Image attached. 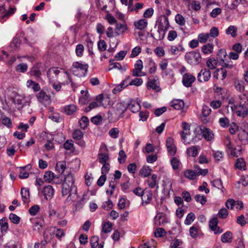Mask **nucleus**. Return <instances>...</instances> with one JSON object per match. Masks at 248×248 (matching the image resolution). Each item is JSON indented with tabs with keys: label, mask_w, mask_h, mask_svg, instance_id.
<instances>
[{
	"label": "nucleus",
	"mask_w": 248,
	"mask_h": 248,
	"mask_svg": "<svg viewBox=\"0 0 248 248\" xmlns=\"http://www.w3.org/2000/svg\"><path fill=\"white\" fill-rule=\"evenodd\" d=\"M74 183L75 179L73 175L69 173L65 177L62 186V196L68 195L69 197L72 194L77 193V187L75 186Z\"/></svg>",
	"instance_id": "f257e3e1"
},
{
	"label": "nucleus",
	"mask_w": 248,
	"mask_h": 248,
	"mask_svg": "<svg viewBox=\"0 0 248 248\" xmlns=\"http://www.w3.org/2000/svg\"><path fill=\"white\" fill-rule=\"evenodd\" d=\"M88 64L83 62H75L70 68L71 72L78 77H85L88 72Z\"/></svg>",
	"instance_id": "f03ea898"
},
{
	"label": "nucleus",
	"mask_w": 248,
	"mask_h": 248,
	"mask_svg": "<svg viewBox=\"0 0 248 248\" xmlns=\"http://www.w3.org/2000/svg\"><path fill=\"white\" fill-rule=\"evenodd\" d=\"M170 24L168 18L166 16H164L163 22H160L158 25L157 33L155 34L151 33V36L156 40L163 39L165 35V31L168 30Z\"/></svg>",
	"instance_id": "7ed1b4c3"
},
{
	"label": "nucleus",
	"mask_w": 248,
	"mask_h": 248,
	"mask_svg": "<svg viewBox=\"0 0 248 248\" xmlns=\"http://www.w3.org/2000/svg\"><path fill=\"white\" fill-rule=\"evenodd\" d=\"M185 59L189 64L196 65L201 62L202 57L199 52L193 51L186 53Z\"/></svg>",
	"instance_id": "20e7f679"
},
{
	"label": "nucleus",
	"mask_w": 248,
	"mask_h": 248,
	"mask_svg": "<svg viewBox=\"0 0 248 248\" xmlns=\"http://www.w3.org/2000/svg\"><path fill=\"white\" fill-rule=\"evenodd\" d=\"M229 107L232 112L235 113L239 116L245 117L248 114V108L245 104L238 105L229 102L228 108Z\"/></svg>",
	"instance_id": "39448f33"
},
{
	"label": "nucleus",
	"mask_w": 248,
	"mask_h": 248,
	"mask_svg": "<svg viewBox=\"0 0 248 248\" xmlns=\"http://www.w3.org/2000/svg\"><path fill=\"white\" fill-rule=\"evenodd\" d=\"M38 190L39 194L43 196L46 201L51 200L54 195V189L49 185L44 186L42 189L38 187Z\"/></svg>",
	"instance_id": "423d86ee"
},
{
	"label": "nucleus",
	"mask_w": 248,
	"mask_h": 248,
	"mask_svg": "<svg viewBox=\"0 0 248 248\" xmlns=\"http://www.w3.org/2000/svg\"><path fill=\"white\" fill-rule=\"evenodd\" d=\"M127 104L124 102H119L116 103L114 107V113L118 119L124 117V113L128 108Z\"/></svg>",
	"instance_id": "0eeeda50"
},
{
	"label": "nucleus",
	"mask_w": 248,
	"mask_h": 248,
	"mask_svg": "<svg viewBox=\"0 0 248 248\" xmlns=\"http://www.w3.org/2000/svg\"><path fill=\"white\" fill-rule=\"evenodd\" d=\"M13 103L18 110H21L24 106L30 104V101L27 100L25 97L21 95H17L14 97Z\"/></svg>",
	"instance_id": "6e6552de"
},
{
	"label": "nucleus",
	"mask_w": 248,
	"mask_h": 248,
	"mask_svg": "<svg viewBox=\"0 0 248 248\" xmlns=\"http://www.w3.org/2000/svg\"><path fill=\"white\" fill-rule=\"evenodd\" d=\"M166 147L168 154L170 156H174L177 152V147L174 144V140L171 137L167 138L166 140Z\"/></svg>",
	"instance_id": "1a4fd4ad"
},
{
	"label": "nucleus",
	"mask_w": 248,
	"mask_h": 248,
	"mask_svg": "<svg viewBox=\"0 0 248 248\" xmlns=\"http://www.w3.org/2000/svg\"><path fill=\"white\" fill-rule=\"evenodd\" d=\"M143 63L141 60H139L134 65L133 70L132 76L134 77H143L146 75V73L142 71Z\"/></svg>",
	"instance_id": "9d476101"
},
{
	"label": "nucleus",
	"mask_w": 248,
	"mask_h": 248,
	"mask_svg": "<svg viewBox=\"0 0 248 248\" xmlns=\"http://www.w3.org/2000/svg\"><path fill=\"white\" fill-rule=\"evenodd\" d=\"M15 8L11 7L9 11H6L4 5H0V14H2V16H0V21L3 22L5 20V19L12 15L15 13Z\"/></svg>",
	"instance_id": "9b49d317"
},
{
	"label": "nucleus",
	"mask_w": 248,
	"mask_h": 248,
	"mask_svg": "<svg viewBox=\"0 0 248 248\" xmlns=\"http://www.w3.org/2000/svg\"><path fill=\"white\" fill-rule=\"evenodd\" d=\"M60 72L61 71L56 67H52L48 70L47 77L50 83L53 82L56 79L58 80Z\"/></svg>",
	"instance_id": "f8f14e48"
},
{
	"label": "nucleus",
	"mask_w": 248,
	"mask_h": 248,
	"mask_svg": "<svg viewBox=\"0 0 248 248\" xmlns=\"http://www.w3.org/2000/svg\"><path fill=\"white\" fill-rule=\"evenodd\" d=\"M202 137L207 141L212 140L214 138V134L210 129L204 126L200 127Z\"/></svg>",
	"instance_id": "ddd939ff"
},
{
	"label": "nucleus",
	"mask_w": 248,
	"mask_h": 248,
	"mask_svg": "<svg viewBox=\"0 0 248 248\" xmlns=\"http://www.w3.org/2000/svg\"><path fill=\"white\" fill-rule=\"evenodd\" d=\"M36 97L39 102L45 106L49 105L51 103L50 97L44 91H41L36 94Z\"/></svg>",
	"instance_id": "4468645a"
},
{
	"label": "nucleus",
	"mask_w": 248,
	"mask_h": 248,
	"mask_svg": "<svg viewBox=\"0 0 248 248\" xmlns=\"http://www.w3.org/2000/svg\"><path fill=\"white\" fill-rule=\"evenodd\" d=\"M142 197V205H146L150 203L153 198V192L151 190L148 188H145L143 190V193Z\"/></svg>",
	"instance_id": "2eb2a0df"
},
{
	"label": "nucleus",
	"mask_w": 248,
	"mask_h": 248,
	"mask_svg": "<svg viewBox=\"0 0 248 248\" xmlns=\"http://www.w3.org/2000/svg\"><path fill=\"white\" fill-rule=\"evenodd\" d=\"M211 78V72L208 69H202L198 75V80L200 82L208 81Z\"/></svg>",
	"instance_id": "dca6fc26"
},
{
	"label": "nucleus",
	"mask_w": 248,
	"mask_h": 248,
	"mask_svg": "<svg viewBox=\"0 0 248 248\" xmlns=\"http://www.w3.org/2000/svg\"><path fill=\"white\" fill-rule=\"evenodd\" d=\"M44 140L46 141L44 146L46 150L49 151L54 148L53 143L54 137L52 135L50 134H45Z\"/></svg>",
	"instance_id": "f3484780"
},
{
	"label": "nucleus",
	"mask_w": 248,
	"mask_h": 248,
	"mask_svg": "<svg viewBox=\"0 0 248 248\" xmlns=\"http://www.w3.org/2000/svg\"><path fill=\"white\" fill-rule=\"evenodd\" d=\"M196 80V78L189 73H185L182 78V83L186 87H190Z\"/></svg>",
	"instance_id": "a211bd4d"
},
{
	"label": "nucleus",
	"mask_w": 248,
	"mask_h": 248,
	"mask_svg": "<svg viewBox=\"0 0 248 248\" xmlns=\"http://www.w3.org/2000/svg\"><path fill=\"white\" fill-rule=\"evenodd\" d=\"M58 81L62 85H67L71 82L68 73L66 71H61L59 75Z\"/></svg>",
	"instance_id": "6ab92c4d"
},
{
	"label": "nucleus",
	"mask_w": 248,
	"mask_h": 248,
	"mask_svg": "<svg viewBox=\"0 0 248 248\" xmlns=\"http://www.w3.org/2000/svg\"><path fill=\"white\" fill-rule=\"evenodd\" d=\"M211 112V109L207 105H203L202 108L201 121L203 124H207L209 121L208 117Z\"/></svg>",
	"instance_id": "aec40b11"
},
{
	"label": "nucleus",
	"mask_w": 248,
	"mask_h": 248,
	"mask_svg": "<svg viewBox=\"0 0 248 248\" xmlns=\"http://www.w3.org/2000/svg\"><path fill=\"white\" fill-rule=\"evenodd\" d=\"M127 30L128 27L125 22L116 23L115 33L116 35H120L124 34Z\"/></svg>",
	"instance_id": "412c9836"
},
{
	"label": "nucleus",
	"mask_w": 248,
	"mask_h": 248,
	"mask_svg": "<svg viewBox=\"0 0 248 248\" xmlns=\"http://www.w3.org/2000/svg\"><path fill=\"white\" fill-rule=\"evenodd\" d=\"M227 71L223 68L217 69L213 74V78L217 80L220 78L222 80L224 79L227 76Z\"/></svg>",
	"instance_id": "4be33fe9"
},
{
	"label": "nucleus",
	"mask_w": 248,
	"mask_h": 248,
	"mask_svg": "<svg viewBox=\"0 0 248 248\" xmlns=\"http://www.w3.org/2000/svg\"><path fill=\"white\" fill-rule=\"evenodd\" d=\"M157 175L155 174H153L151 177L147 179L146 182L150 188H154L155 187H156L157 188H158V183L157 181Z\"/></svg>",
	"instance_id": "5701e85b"
},
{
	"label": "nucleus",
	"mask_w": 248,
	"mask_h": 248,
	"mask_svg": "<svg viewBox=\"0 0 248 248\" xmlns=\"http://www.w3.org/2000/svg\"><path fill=\"white\" fill-rule=\"evenodd\" d=\"M95 101L97 102L100 106H102L104 108H107L108 105L109 98H104L103 94L101 93L96 97Z\"/></svg>",
	"instance_id": "b1692460"
},
{
	"label": "nucleus",
	"mask_w": 248,
	"mask_h": 248,
	"mask_svg": "<svg viewBox=\"0 0 248 248\" xmlns=\"http://www.w3.org/2000/svg\"><path fill=\"white\" fill-rule=\"evenodd\" d=\"M128 108L133 113L138 112L141 108L140 103L135 100H131L127 104Z\"/></svg>",
	"instance_id": "393cba45"
},
{
	"label": "nucleus",
	"mask_w": 248,
	"mask_h": 248,
	"mask_svg": "<svg viewBox=\"0 0 248 248\" xmlns=\"http://www.w3.org/2000/svg\"><path fill=\"white\" fill-rule=\"evenodd\" d=\"M155 223L156 225L161 226L166 222L165 215L163 213H158L155 217Z\"/></svg>",
	"instance_id": "a878e982"
},
{
	"label": "nucleus",
	"mask_w": 248,
	"mask_h": 248,
	"mask_svg": "<svg viewBox=\"0 0 248 248\" xmlns=\"http://www.w3.org/2000/svg\"><path fill=\"white\" fill-rule=\"evenodd\" d=\"M30 221L32 225V228L34 231L39 232L43 226L41 220L37 218H31L30 219Z\"/></svg>",
	"instance_id": "bb28decb"
},
{
	"label": "nucleus",
	"mask_w": 248,
	"mask_h": 248,
	"mask_svg": "<svg viewBox=\"0 0 248 248\" xmlns=\"http://www.w3.org/2000/svg\"><path fill=\"white\" fill-rule=\"evenodd\" d=\"M234 148L232 147V144L230 141H229V143L227 144V149L228 152L230 154V155L233 157H237L239 155H240L241 152V148L240 147L238 146L237 152L235 153L233 150Z\"/></svg>",
	"instance_id": "cd10ccee"
},
{
	"label": "nucleus",
	"mask_w": 248,
	"mask_h": 248,
	"mask_svg": "<svg viewBox=\"0 0 248 248\" xmlns=\"http://www.w3.org/2000/svg\"><path fill=\"white\" fill-rule=\"evenodd\" d=\"M99 238L97 236H93L90 240V244L92 248H103L104 242L98 243Z\"/></svg>",
	"instance_id": "c85d7f7f"
},
{
	"label": "nucleus",
	"mask_w": 248,
	"mask_h": 248,
	"mask_svg": "<svg viewBox=\"0 0 248 248\" xmlns=\"http://www.w3.org/2000/svg\"><path fill=\"white\" fill-rule=\"evenodd\" d=\"M127 79L128 78H125L120 84L116 86L112 90V93L114 94H117L126 87L127 86V83H126Z\"/></svg>",
	"instance_id": "c756f323"
},
{
	"label": "nucleus",
	"mask_w": 248,
	"mask_h": 248,
	"mask_svg": "<svg viewBox=\"0 0 248 248\" xmlns=\"http://www.w3.org/2000/svg\"><path fill=\"white\" fill-rule=\"evenodd\" d=\"M147 87L148 89H152L155 91L156 92L160 90L158 83L157 80L155 79L149 80L147 83Z\"/></svg>",
	"instance_id": "7c9ffc66"
},
{
	"label": "nucleus",
	"mask_w": 248,
	"mask_h": 248,
	"mask_svg": "<svg viewBox=\"0 0 248 248\" xmlns=\"http://www.w3.org/2000/svg\"><path fill=\"white\" fill-rule=\"evenodd\" d=\"M200 149L199 146H192L187 149L186 153L189 156L196 157L199 153Z\"/></svg>",
	"instance_id": "2f4dec72"
},
{
	"label": "nucleus",
	"mask_w": 248,
	"mask_h": 248,
	"mask_svg": "<svg viewBox=\"0 0 248 248\" xmlns=\"http://www.w3.org/2000/svg\"><path fill=\"white\" fill-rule=\"evenodd\" d=\"M125 78H128L127 80V86L129 85L132 86L134 85L136 86H140L143 83V80L141 78H136L131 80L129 77H126Z\"/></svg>",
	"instance_id": "473e14b6"
},
{
	"label": "nucleus",
	"mask_w": 248,
	"mask_h": 248,
	"mask_svg": "<svg viewBox=\"0 0 248 248\" xmlns=\"http://www.w3.org/2000/svg\"><path fill=\"white\" fill-rule=\"evenodd\" d=\"M171 106L177 110H181L184 107V102L181 99H174L171 102Z\"/></svg>",
	"instance_id": "72a5a7b5"
},
{
	"label": "nucleus",
	"mask_w": 248,
	"mask_h": 248,
	"mask_svg": "<svg viewBox=\"0 0 248 248\" xmlns=\"http://www.w3.org/2000/svg\"><path fill=\"white\" fill-rule=\"evenodd\" d=\"M21 195L24 203H28L30 202V192L28 189L22 188L21 189Z\"/></svg>",
	"instance_id": "f704fd0d"
},
{
	"label": "nucleus",
	"mask_w": 248,
	"mask_h": 248,
	"mask_svg": "<svg viewBox=\"0 0 248 248\" xmlns=\"http://www.w3.org/2000/svg\"><path fill=\"white\" fill-rule=\"evenodd\" d=\"M0 232L1 233H3L7 232L9 229V225L6 217H3L0 219Z\"/></svg>",
	"instance_id": "c9c22d12"
},
{
	"label": "nucleus",
	"mask_w": 248,
	"mask_h": 248,
	"mask_svg": "<svg viewBox=\"0 0 248 248\" xmlns=\"http://www.w3.org/2000/svg\"><path fill=\"white\" fill-rule=\"evenodd\" d=\"M232 233L230 231H227L221 235V241L224 243H231L232 240Z\"/></svg>",
	"instance_id": "e433bc0d"
},
{
	"label": "nucleus",
	"mask_w": 248,
	"mask_h": 248,
	"mask_svg": "<svg viewBox=\"0 0 248 248\" xmlns=\"http://www.w3.org/2000/svg\"><path fill=\"white\" fill-rule=\"evenodd\" d=\"M98 160L101 164L107 163L109 160L108 154L107 153L101 152V149H100L98 155Z\"/></svg>",
	"instance_id": "4c0bfd02"
},
{
	"label": "nucleus",
	"mask_w": 248,
	"mask_h": 248,
	"mask_svg": "<svg viewBox=\"0 0 248 248\" xmlns=\"http://www.w3.org/2000/svg\"><path fill=\"white\" fill-rule=\"evenodd\" d=\"M184 175L186 178L190 180H195L197 177V172L191 170H186L184 172Z\"/></svg>",
	"instance_id": "58836bf2"
},
{
	"label": "nucleus",
	"mask_w": 248,
	"mask_h": 248,
	"mask_svg": "<svg viewBox=\"0 0 248 248\" xmlns=\"http://www.w3.org/2000/svg\"><path fill=\"white\" fill-rule=\"evenodd\" d=\"M66 168V163L64 161H59L56 164V170L59 173H62Z\"/></svg>",
	"instance_id": "ea45409f"
},
{
	"label": "nucleus",
	"mask_w": 248,
	"mask_h": 248,
	"mask_svg": "<svg viewBox=\"0 0 248 248\" xmlns=\"http://www.w3.org/2000/svg\"><path fill=\"white\" fill-rule=\"evenodd\" d=\"M214 45L212 44L208 43L203 45L202 47V51L204 54H211L213 51Z\"/></svg>",
	"instance_id": "a19ab883"
},
{
	"label": "nucleus",
	"mask_w": 248,
	"mask_h": 248,
	"mask_svg": "<svg viewBox=\"0 0 248 248\" xmlns=\"http://www.w3.org/2000/svg\"><path fill=\"white\" fill-rule=\"evenodd\" d=\"M147 21L145 19H141L134 22V26L139 30H143L146 27Z\"/></svg>",
	"instance_id": "79ce46f5"
},
{
	"label": "nucleus",
	"mask_w": 248,
	"mask_h": 248,
	"mask_svg": "<svg viewBox=\"0 0 248 248\" xmlns=\"http://www.w3.org/2000/svg\"><path fill=\"white\" fill-rule=\"evenodd\" d=\"M237 27L231 25L226 30L225 32L227 35H231L232 37L234 38L237 36Z\"/></svg>",
	"instance_id": "37998d69"
},
{
	"label": "nucleus",
	"mask_w": 248,
	"mask_h": 248,
	"mask_svg": "<svg viewBox=\"0 0 248 248\" xmlns=\"http://www.w3.org/2000/svg\"><path fill=\"white\" fill-rule=\"evenodd\" d=\"M30 74L31 76H34L36 78H39L40 77V76L41 75V72L38 66H33L30 71Z\"/></svg>",
	"instance_id": "c03bdc74"
},
{
	"label": "nucleus",
	"mask_w": 248,
	"mask_h": 248,
	"mask_svg": "<svg viewBox=\"0 0 248 248\" xmlns=\"http://www.w3.org/2000/svg\"><path fill=\"white\" fill-rule=\"evenodd\" d=\"M235 167L238 169L245 170L246 165L244 159L242 158H238L235 164Z\"/></svg>",
	"instance_id": "a18cd8bd"
},
{
	"label": "nucleus",
	"mask_w": 248,
	"mask_h": 248,
	"mask_svg": "<svg viewBox=\"0 0 248 248\" xmlns=\"http://www.w3.org/2000/svg\"><path fill=\"white\" fill-rule=\"evenodd\" d=\"M238 138L242 143L246 144L248 143V133L245 131L240 132L238 135Z\"/></svg>",
	"instance_id": "49530a36"
},
{
	"label": "nucleus",
	"mask_w": 248,
	"mask_h": 248,
	"mask_svg": "<svg viewBox=\"0 0 248 248\" xmlns=\"http://www.w3.org/2000/svg\"><path fill=\"white\" fill-rule=\"evenodd\" d=\"M199 227L197 226H192L189 229V234L193 238H197L199 235Z\"/></svg>",
	"instance_id": "de8ad7c7"
},
{
	"label": "nucleus",
	"mask_w": 248,
	"mask_h": 248,
	"mask_svg": "<svg viewBox=\"0 0 248 248\" xmlns=\"http://www.w3.org/2000/svg\"><path fill=\"white\" fill-rule=\"evenodd\" d=\"M152 172V169L148 166L143 167L140 171L141 175L146 177L149 176Z\"/></svg>",
	"instance_id": "09e8293b"
},
{
	"label": "nucleus",
	"mask_w": 248,
	"mask_h": 248,
	"mask_svg": "<svg viewBox=\"0 0 248 248\" xmlns=\"http://www.w3.org/2000/svg\"><path fill=\"white\" fill-rule=\"evenodd\" d=\"M54 178V174L51 171H46L44 175V179L45 181L47 183H51Z\"/></svg>",
	"instance_id": "8fccbe9b"
},
{
	"label": "nucleus",
	"mask_w": 248,
	"mask_h": 248,
	"mask_svg": "<svg viewBox=\"0 0 248 248\" xmlns=\"http://www.w3.org/2000/svg\"><path fill=\"white\" fill-rule=\"evenodd\" d=\"M89 123V119L86 116H83L79 121V125L81 128L86 129Z\"/></svg>",
	"instance_id": "3c124183"
},
{
	"label": "nucleus",
	"mask_w": 248,
	"mask_h": 248,
	"mask_svg": "<svg viewBox=\"0 0 248 248\" xmlns=\"http://www.w3.org/2000/svg\"><path fill=\"white\" fill-rule=\"evenodd\" d=\"M217 59L220 61V62L226 60L227 52L225 49H220L217 53Z\"/></svg>",
	"instance_id": "603ef678"
},
{
	"label": "nucleus",
	"mask_w": 248,
	"mask_h": 248,
	"mask_svg": "<svg viewBox=\"0 0 248 248\" xmlns=\"http://www.w3.org/2000/svg\"><path fill=\"white\" fill-rule=\"evenodd\" d=\"M77 107L74 105H69L64 107V111L67 115L72 114L76 111Z\"/></svg>",
	"instance_id": "864d4df0"
},
{
	"label": "nucleus",
	"mask_w": 248,
	"mask_h": 248,
	"mask_svg": "<svg viewBox=\"0 0 248 248\" xmlns=\"http://www.w3.org/2000/svg\"><path fill=\"white\" fill-rule=\"evenodd\" d=\"M112 224L111 222H106L102 225V232L105 233L110 232L112 230Z\"/></svg>",
	"instance_id": "5fc2aeb1"
},
{
	"label": "nucleus",
	"mask_w": 248,
	"mask_h": 248,
	"mask_svg": "<svg viewBox=\"0 0 248 248\" xmlns=\"http://www.w3.org/2000/svg\"><path fill=\"white\" fill-rule=\"evenodd\" d=\"M170 164L172 166V168L173 170H176L179 168V166L181 164V162L176 157H173L170 159Z\"/></svg>",
	"instance_id": "6e6d98bb"
},
{
	"label": "nucleus",
	"mask_w": 248,
	"mask_h": 248,
	"mask_svg": "<svg viewBox=\"0 0 248 248\" xmlns=\"http://www.w3.org/2000/svg\"><path fill=\"white\" fill-rule=\"evenodd\" d=\"M220 65L225 69V68L231 69L234 67V65L232 64V62L230 61L224 60L220 62Z\"/></svg>",
	"instance_id": "4d7b16f0"
},
{
	"label": "nucleus",
	"mask_w": 248,
	"mask_h": 248,
	"mask_svg": "<svg viewBox=\"0 0 248 248\" xmlns=\"http://www.w3.org/2000/svg\"><path fill=\"white\" fill-rule=\"evenodd\" d=\"M207 66L210 69H214L217 66V62L214 58H209L206 62Z\"/></svg>",
	"instance_id": "13d9d810"
},
{
	"label": "nucleus",
	"mask_w": 248,
	"mask_h": 248,
	"mask_svg": "<svg viewBox=\"0 0 248 248\" xmlns=\"http://www.w3.org/2000/svg\"><path fill=\"white\" fill-rule=\"evenodd\" d=\"M194 199L195 201L202 205H204L207 202V199L204 195H201L200 194H197L195 196Z\"/></svg>",
	"instance_id": "bf43d9fd"
},
{
	"label": "nucleus",
	"mask_w": 248,
	"mask_h": 248,
	"mask_svg": "<svg viewBox=\"0 0 248 248\" xmlns=\"http://www.w3.org/2000/svg\"><path fill=\"white\" fill-rule=\"evenodd\" d=\"M195 215L193 213H189L185 220V224L186 225H190L195 220Z\"/></svg>",
	"instance_id": "052dcab7"
},
{
	"label": "nucleus",
	"mask_w": 248,
	"mask_h": 248,
	"mask_svg": "<svg viewBox=\"0 0 248 248\" xmlns=\"http://www.w3.org/2000/svg\"><path fill=\"white\" fill-rule=\"evenodd\" d=\"M89 98L90 95L89 94V92L88 91H86L85 94L80 97L79 99V102L81 104H85L89 101Z\"/></svg>",
	"instance_id": "680f3d73"
},
{
	"label": "nucleus",
	"mask_w": 248,
	"mask_h": 248,
	"mask_svg": "<svg viewBox=\"0 0 248 248\" xmlns=\"http://www.w3.org/2000/svg\"><path fill=\"white\" fill-rule=\"evenodd\" d=\"M2 124L6 126L8 128H11L13 126L11 119L7 117H4L1 119Z\"/></svg>",
	"instance_id": "e2e57ef3"
},
{
	"label": "nucleus",
	"mask_w": 248,
	"mask_h": 248,
	"mask_svg": "<svg viewBox=\"0 0 248 248\" xmlns=\"http://www.w3.org/2000/svg\"><path fill=\"white\" fill-rule=\"evenodd\" d=\"M149 66L150 67L149 72L150 74H154L156 71V65L152 59L149 60Z\"/></svg>",
	"instance_id": "0e129e2a"
},
{
	"label": "nucleus",
	"mask_w": 248,
	"mask_h": 248,
	"mask_svg": "<svg viewBox=\"0 0 248 248\" xmlns=\"http://www.w3.org/2000/svg\"><path fill=\"white\" fill-rule=\"evenodd\" d=\"M63 147L67 150H74V143L72 140H67L63 144Z\"/></svg>",
	"instance_id": "69168bd1"
},
{
	"label": "nucleus",
	"mask_w": 248,
	"mask_h": 248,
	"mask_svg": "<svg viewBox=\"0 0 248 248\" xmlns=\"http://www.w3.org/2000/svg\"><path fill=\"white\" fill-rule=\"evenodd\" d=\"M84 47L82 44H78L76 47V54L77 56L81 57L83 56Z\"/></svg>",
	"instance_id": "338daca9"
},
{
	"label": "nucleus",
	"mask_w": 248,
	"mask_h": 248,
	"mask_svg": "<svg viewBox=\"0 0 248 248\" xmlns=\"http://www.w3.org/2000/svg\"><path fill=\"white\" fill-rule=\"evenodd\" d=\"M218 123L221 127H226L229 126L230 121L227 117H224L220 118L219 119Z\"/></svg>",
	"instance_id": "774afa93"
}]
</instances>
